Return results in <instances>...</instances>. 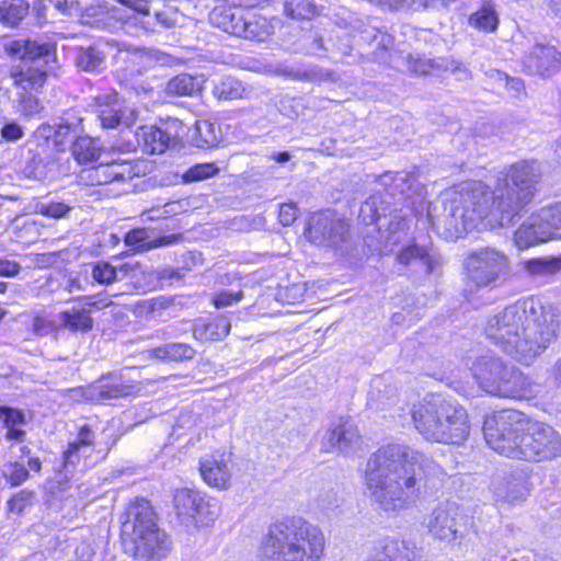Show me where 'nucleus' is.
Instances as JSON below:
<instances>
[{
	"mask_svg": "<svg viewBox=\"0 0 561 561\" xmlns=\"http://www.w3.org/2000/svg\"><path fill=\"white\" fill-rule=\"evenodd\" d=\"M540 178L539 162L522 160L502 172L493 192L481 182L468 183L448 194L443 214L431 218L432 226L447 240L462 237L483 219L491 226H508L535 196Z\"/></svg>",
	"mask_w": 561,
	"mask_h": 561,
	"instance_id": "obj_1",
	"label": "nucleus"
},
{
	"mask_svg": "<svg viewBox=\"0 0 561 561\" xmlns=\"http://www.w3.org/2000/svg\"><path fill=\"white\" fill-rule=\"evenodd\" d=\"M416 467L425 476H446L435 460L408 445L390 443L378 448L367 460L364 472L370 500L388 513L412 507L421 493Z\"/></svg>",
	"mask_w": 561,
	"mask_h": 561,
	"instance_id": "obj_2",
	"label": "nucleus"
},
{
	"mask_svg": "<svg viewBox=\"0 0 561 561\" xmlns=\"http://www.w3.org/2000/svg\"><path fill=\"white\" fill-rule=\"evenodd\" d=\"M551 307L530 298L518 300L492 316L484 328L486 337L516 362L529 365L556 336Z\"/></svg>",
	"mask_w": 561,
	"mask_h": 561,
	"instance_id": "obj_3",
	"label": "nucleus"
},
{
	"mask_svg": "<svg viewBox=\"0 0 561 561\" xmlns=\"http://www.w3.org/2000/svg\"><path fill=\"white\" fill-rule=\"evenodd\" d=\"M483 434L490 448L511 459L545 461L561 455V435L551 425L517 410L486 415Z\"/></svg>",
	"mask_w": 561,
	"mask_h": 561,
	"instance_id": "obj_4",
	"label": "nucleus"
},
{
	"mask_svg": "<svg viewBox=\"0 0 561 561\" xmlns=\"http://www.w3.org/2000/svg\"><path fill=\"white\" fill-rule=\"evenodd\" d=\"M324 549L322 530L304 519L294 518L271 526L262 553L279 561H320Z\"/></svg>",
	"mask_w": 561,
	"mask_h": 561,
	"instance_id": "obj_5",
	"label": "nucleus"
},
{
	"mask_svg": "<svg viewBox=\"0 0 561 561\" xmlns=\"http://www.w3.org/2000/svg\"><path fill=\"white\" fill-rule=\"evenodd\" d=\"M412 420L428 442L460 445L470 434L466 410L451 401L432 398L413 405Z\"/></svg>",
	"mask_w": 561,
	"mask_h": 561,
	"instance_id": "obj_6",
	"label": "nucleus"
},
{
	"mask_svg": "<svg viewBox=\"0 0 561 561\" xmlns=\"http://www.w3.org/2000/svg\"><path fill=\"white\" fill-rule=\"evenodd\" d=\"M472 376L488 394L514 400H529L540 388L519 369L493 355L480 356L471 366Z\"/></svg>",
	"mask_w": 561,
	"mask_h": 561,
	"instance_id": "obj_7",
	"label": "nucleus"
},
{
	"mask_svg": "<svg viewBox=\"0 0 561 561\" xmlns=\"http://www.w3.org/2000/svg\"><path fill=\"white\" fill-rule=\"evenodd\" d=\"M122 533L134 543V557L138 561H160L171 551L172 542L158 527L148 501L140 500L128 506Z\"/></svg>",
	"mask_w": 561,
	"mask_h": 561,
	"instance_id": "obj_8",
	"label": "nucleus"
},
{
	"mask_svg": "<svg viewBox=\"0 0 561 561\" xmlns=\"http://www.w3.org/2000/svg\"><path fill=\"white\" fill-rule=\"evenodd\" d=\"M467 516L455 502L439 503L427 516L426 528L435 539L455 542L463 538Z\"/></svg>",
	"mask_w": 561,
	"mask_h": 561,
	"instance_id": "obj_9",
	"label": "nucleus"
},
{
	"mask_svg": "<svg viewBox=\"0 0 561 561\" xmlns=\"http://www.w3.org/2000/svg\"><path fill=\"white\" fill-rule=\"evenodd\" d=\"M468 279L477 287L496 282L508 271L507 256L492 248H485L470 254L466 260Z\"/></svg>",
	"mask_w": 561,
	"mask_h": 561,
	"instance_id": "obj_10",
	"label": "nucleus"
},
{
	"mask_svg": "<svg viewBox=\"0 0 561 561\" xmlns=\"http://www.w3.org/2000/svg\"><path fill=\"white\" fill-rule=\"evenodd\" d=\"M347 224L335 213L324 211L311 216L307 237L317 244L336 245L347 232Z\"/></svg>",
	"mask_w": 561,
	"mask_h": 561,
	"instance_id": "obj_11",
	"label": "nucleus"
},
{
	"mask_svg": "<svg viewBox=\"0 0 561 561\" xmlns=\"http://www.w3.org/2000/svg\"><path fill=\"white\" fill-rule=\"evenodd\" d=\"M96 114L104 128H115L121 124L129 127L138 117L137 111L122 101L116 93L94 98Z\"/></svg>",
	"mask_w": 561,
	"mask_h": 561,
	"instance_id": "obj_12",
	"label": "nucleus"
},
{
	"mask_svg": "<svg viewBox=\"0 0 561 561\" xmlns=\"http://www.w3.org/2000/svg\"><path fill=\"white\" fill-rule=\"evenodd\" d=\"M140 387L134 381H124L119 377H103L87 389H72L73 397L80 394L87 400H108L134 396Z\"/></svg>",
	"mask_w": 561,
	"mask_h": 561,
	"instance_id": "obj_13",
	"label": "nucleus"
},
{
	"mask_svg": "<svg viewBox=\"0 0 561 561\" xmlns=\"http://www.w3.org/2000/svg\"><path fill=\"white\" fill-rule=\"evenodd\" d=\"M407 70L415 76H431L445 71L459 75V79L469 77L468 69L458 60L448 57L425 58L421 54H409L403 58Z\"/></svg>",
	"mask_w": 561,
	"mask_h": 561,
	"instance_id": "obj_14",
	"label": "nucleus"
},
{
	"mask_svg": "<svg viewBox=\"0 0 561 561\" xmlns=\"http://www.w3.org/2000/svg\"><path fill=\"white\" fill-rule=\"evenodd\" d=\"M549 218H553L550 210H539L529 216L515 232L516 247L524 250L552 239L550 226L545 222Z\"/></svg>",
	"mask_w": 561,
	"mask_h": 561,
	"instance_id": "obj_15",
	"label": "nucleus"
},
{
	"mask_svg": "<svg viewBox=\"0 0 561 561\" xmlns=\"http://www.w3.org/2000/svg\"><path fill=\"white\" fill-rule=\"evenodd\" d=\"M523 65L531 75L550 77L559 71L561 55L553 46L536 44L525 56Z\"/></svg>",
	"mask_w": 561,
	"mask_h": 561,
	"instance_id": "obj_16",
	"label": "nucleus"
},
{
	"mask_svg": "<svg viewBox=\"0 0 561 561\" xmlns=\"http://www.w3.org/2000/svg\"><path fill=\"white\" fill-rule=\"evenodd\" d=\"M360 440V435L356 425L346 419H340L333 423L322 443V450L325 453L335 449L347 453L353 447L357 446Z\"/></svg>",
	"mask_w": 561,
	"mask_h": 561,
	"instance_id": "obj_17",
	"label": "nucleus"
},
{
	"mask_svg": "<svg viewBox=\"0 0 561 561\" xmlns=\"http://www.w3.org/2000/svg\"><path fill=\"white\" fill-rule=\"evenodd\" d=\"M199 472L209 486L218 490L229 489L231 470L228 458L224 454L215 453L204 456L199 460Z\"/></svg>",
	"mask_w": 561,
	"mask_h": 561,
	"instance_id": "obj_18",
	"label": "nucleus"
},
{
	"mask_svg": "<svg viewBox=\"0 0 561 561\" xmlns=\"http://www.w3.org/2000/svg\"><path fill=\"white\" fill-rule=\"evenodd\" d=\"M81 118H62L57 125L43 124L37 129V135L47 141H51L57 151H64L73 137L82 130Z\"/></svg>",
	"mask_w": 561,
	"mask_h": 561,
	"instance_id": "obj_19",
	"label": "nucleus"
},
{
	"mask_svg": "<svg viewBox=\"0 0 561 561\" xmlns=\"http://www.w3.org/2000/svg\"><path fill=\"white\" fill-rule=\"evenodd\" d=\"M368 561H419L412 548L404 540L394 537L380 539Z\"/></svg>",
	"mask_w": 561,
	"mask_h": 561,
	"instance_id": "obj_20",
	"label": "nucleus"
},
{
	"mask_svg": "<svg viewBox=\"0 0 561 561\" xmlns=\"http://www.w3.org/2000/svg\"><path fill=\"white\" fill-rule=\"evenodd\" d=\"M111 301L98 300L91 301L81 307H72L68 310L60 312L59 319L61 325L72 332H88L93 327V320L91 318V307L102 308L108 306Z\"/></svg>",
	"mask_w": 561,
	"mask_h": 561,
	"instance_id": "obj_21",
	"label": "nucleus"
},
{
	"mask_svg": "<svg viewBox=\"0 0 561 561\" xmlns=\"http://www.w3.org/2000/svg\"><path fill=\"white\" fill-rule=\"evenodd\" d=\"M10 78L20 93L37 92L46 82L47 73L39 67L18 65L10 69Z\"/></svg>",
	"mask_w": 561,
	"mask_h": 561,
	"instance_id": "obj_22",
	"label": "nucleus"
},
{
	"mask_svg": "<svg viewBox=\"0 0 561 561\" xmlns=\"http://www.w3.org/2000/svg\"><path fill=\"white\" fill-rule=\"evenodd\" d=\"M245 9L240 5L216 7L209 14L210 23L224 32L238 36L244 25Z\"/></svg>",
	"mask_w": 561,
	"mask_h": 561,
	"instance_id": "obj_23",
	"label": "nucleus"
},
{
	"mask_svg": "<svg viewBox=\"0 0 561 561\" xmlns=\"http://www.w3.org/2000/svg\"><path fill=\"white\" fill-rule=\"evenodd\" d=\"M136 138L141 150L148 154L163 153L174 141L175 136L157 126H142L136 131Z\"/></svg>",
	"mask_w": 561,
	"mask_h": 561,
	"instance_id": "obj_24",
	"label": "nucleus"
},
{
	"mask_svg": "<svg viewBox=\"0 0 561 561\" xmlns=\"http://www.w3.org/2000/svg\"><path fill=\"white\" fill-rule=\"evenodd\" d=\"M53 46L46 43H37L30 39H16L5 46V51L11 56H16L22 60H36L48 56Z\"/></svg>",
	"mask_w": 561,
	"mask_h": 561,
	"instance_id": "obj_25",
	"label": "nucleus"
},
{
	"mask_svg": "<svg viewBox=\"0 0 561 561\" xmlns=\"http://www.w3.org/2000/svg\"><path fill=\"white\" fill-rule=\"evenodd\" d=\"M198 501H201V493L191 489H180L174 494L173 502L176 515L186 527H191Z\"/></svg>",
	"mask_w": 561,
	"mask_h": 561,
	"instance_id": "obj_26",
	"label": "nucleus"
},
{
	"mask_svg": "<svg viewBox=\"0 0 561 561\" xmlns=\"http://www.w3.org/2000/svg\"><path fill=\"white\" fill-rule=\"evenodd\" d=\"M71 152L79 164L85 165L95 163L105 156L99 141L88 136H78L72 144Z\"/></svg>",
	"mask_w": 561,
	"mask_h": 561,
	"instance_id": "obj_27",
	"label": "nucleus"
},
{
	"mask_svg": "<svg viewBox=\"0 0 561 561\" xmlns=\"http://www.w3.org/2000/svg\"><path fill=\"white\" fill-rule=\"evenodd\" d=\"M147 352L150 357L162 362L190 360L195 355V350L186 343H170Z\"/></svg>",
	"mask_w": 561,
	"mask_h": 561,
	"instance_id": "obj_28",
	"label": "nucleus"
},
{
	"mask_svg": "<svg viewBox=\"0 0 561 561\" xmlns=\"http://www.w3.org/2000/svg\"><path fill=\"white\" fill-rule=\"evenodd\" d=\"M176 240L178 237L173 234L150 240L147 230L142 228L134 229L129 231L125 237L126 245L139 251H147L154 248L170 245L176 242Z\"/></svg>",
	"mask_w": 561,
	"mask_h": 561,
	"instance_id": "obj_29",
	"label": "nucleus"
},
{
	"mask_svg": "<svg viewBox=\"0 0 561 561\" xmlns=\"http://www.w3.org/2000/svg\"><path fill=\"white\" fill-rule=\"evenodd\" d=\"M242 32L238 35L251 41L263 42L272 34V25L266 18L255 15L245 10L244 25Z\"/></svg>",
	"mask_w": 561,
	"mask_h": 561,
	"instance_id": "obj_30",
	"label": "nucleus"
},
{
	"mask_svg": "<svg viewBox=\"0 0 561 561\" xmlns=\"http://www.w3.org/2000/svg\"><path fill=\"white\" fill-rule=\"evenodd\" d=\"M397 262L404 266L420 264L427 273H431L434 270V260L427 249L414 243L402 248L398 252Z\"/></svg>",
	"mask_w": 561,
	"mask_h": 561,
	"instance_id": "obj_31",
	"label": "nucleus"
},
{
	"mask_svg": "<svg viewBox=\"0 0 561 561\" xmlns=\"http://www.w3.org/2000/svg\"><path fill=\"white\" fill-rule=\"evenodd\" d=\"M220 514V505L216 499H209L201 493V501L191 522V526L207 527L215 523Z\"/></svg>",
	"mask_w": 561,
	"mask_h": 561,
	"instance_id": "obj_32",
	"label": "nucleus"
},
{
	"mask_svg": "<svg viewBox=\"0 0 561 561\" xmlns=\"http://www.w3.org/2000/svg\"><path fill=\"white\" fill-rule=\"evenodd\" d=\"M94 444V434L88 426L80 428L78 436L75 440L68 444L64 453L65 466L76 465L80 456L85 453Z\"/></svg>",
	"mask_w": 561,
	"mask_h": 561,
	"instance_id": "obj_33",
	"label": "nucleus"
},
{
	"mask_svg": "<svg viewBox=\"0 0 561 561\" xmlns=\"http://www.w3.org/2000/svg\"><path fill=\"white\" fill-rule=\"evenodd\" d=\"M230 323L225 318H218L208 323L194 325L193 335L198 341H218L229 334Z\"/></svg>",
	"mask_w": 561,
	"mask_h": 561,
	"instance_id": "obj_34",
	"label": "nucleus"
},
{
	"mask_svg": "<svg viewBox=\"0 0 561 561\" xmlns=\"http://www.w3.org/2000/svg\"><path fill=\"white\" fill-rule=\"evenodd\" d=\"M0 419L7 428V438L14 440H22L25 432L23 426L25 425V415L22 411L13 408H0Z\"/></svg>",
	"mask_w": 561,
	"mask_h": 561,
	"instance_id": "obj_35",
	"label": "nucleus"
},
{
	"mask_svg": "<svg viewBox=\"0 0 561 561\" xmlns=\"http://www.w3.org/2000/svg\"><path fill=\"white\" fill-rule=\"evenodd\" d=\"M202 90V81L187 73L171 79L165 88L169 95L193 96Z\"/></svg>",
	"mask_w": 561,
	"mask_h": 561,
	"instance_id": "obj_36",
	"label": "nucleus"
},
{
	"mask_svg": "<svg viewBox=\"0 0 561 561\" xmlns=\"http://www.w3.org/2000/svg\"><path fill=\"white\" fill-rule=\"evenodd\" d=\"M26 0H4L0 3V21L7 25H18L28 13Z\"/></svg>",
	"mask_w": 561,
	"mask_h": 561,
	"instance_id": "obj_37",
	"label": "nucleus"
},
{
	"mask_svg": "<svg viewBox=\"0 0 561 561\" xmlns=\"http://www.w3.org/2000/svg\"><path fill=\"white\" fill-rule=\"evenodd\" d=\"M471 26L483 31L494 32L499 25V16L492 3H483L482 7L469 18Z\"/></svg>",
	"mask_w": 561,
	"mask_h": 561,
	"instance_id": "obj_38",
	"label": "nucleus"
},
{
	"mask_svg": "<svg viewBox=\"0 0 561 561\" xmlns=\"http://www.w3.org/2000/svg\"><path fill=\"white\" fill-rule=\"evenodd\" d=\"M76 64L83 71L95 72L104 67L105 55L94 46L81 47L77 51Z\"/></svg>",
	"mask_w": 561,
	"mask_h": 561,
	"instance_id": "obj_39",
	"label": "nucleus"
},
{
	"mask_svg": "<svg viewBox=\"0 0 561 561\" xmlns=\"http://www.w3.org/2000/svg\"><path fill=\"white\" fill-rule=\"evenodd\" d=\"M277 73L291 78L294 80H306L311 82L324 81L331 77V73L319 67H308L304 69H293L287 66L278 68Z\"/></svg>",
	"mask_w": 561,
	"mask_h": 561,
	"instance_id": "obj_40",
	"label": "nucleus"
},
{
	"mask_svg": "<svg viewBox=\"0 0 561 561\" xmlns=\"http://www.w3.org/2000/svg\"><path fill=\"white\" fill-rule=\"evenodd\" d=\"M244 94L245 89L242 83L232 77L222 78L214 88V95L219 100H239Z\"/></svg>",
	"mask_w": 561,
	"mask_h": 561,
	"instance_id": "obj_41",
	"label": "nucleus"
},
{
	"mask_svg": "<svg viewBox=\"0 0 561 561\" xmlns=\"http://www.w3.org/2000/svg\"><path fill=\"white\" fill-rule=\"evenodd\" d=\"M194 142L196 147H215L219 142V129L208 121H198L195 124Z\"/></svg>",
	"mask_w": 561,
	"mask_h": 561,
	"instance_id": "obj_42",
	"label": "nucleus"
},
{
	"mask_svg": "<svg viewBox=\"0 0 561 561\" xmlns=\"http://www.w3.org/2000/svg\"><path fill=\"white\" fill-rule=\"evenodd\" d=\"M524 268L529 275H551L561 270V255L548 259H534L524 262Z\"/></svg>",
	"mask_w": 561,
	"mask_h": 561,
	"instance_id": "obj_43",
	"label": "nucleus"
},
{
	"mask_svg": "<svg viewBox=\"0 0 561 561\" xmlns=\"http://www.w3.org/2000/svg\"><path fill=\"white\" fill-rule=\"evenodd\" d=\"M414 179L408 172L385 173L380 176V182L385 186H389L391 194L397 192L403 194L412 188Z\"/></svg>",
	"mask_w": 561,
	"mask_h": 561,
	"instance_id": "obj_44",
	"label": "nucleus"
},
{
	"mask_svg": "<svg viewBox=\"0 0 561 561\" xmlns=\"http://www.w3.org/2000/svg\"><path fill=\"white\" fill-rule=\"evenodd\" d=\"M284 10L287 16L295 20H308L316 14V7L309 0H286Z\"/></svg>",
	"mask_w": 561,
	"mask_h": 561,
	"instance_id": "obj_45",
	"label": "nucleus"
},
{
	"mask_svg": "<svg viewBox=\"0 0 561 561\" xmlns=\"http://www.w3.org/2000/svg\"><path fill=\"white\" fill-rule=\"evenodd\" d=\"M118 54L119 56L125 54L126 58L141 67H147L151 61L157 60L154 51L127 44H121L118 46Z\"/></svg>",
	"mask_w": 561,
	"mask_h": 561,
	"instance_id": "obj_46",
	"label": "nucleus"
},
{
	"mask_svg": "<svg viewBox=\"0 0 561 561\" xmlns=\"http://www.w3.org/2000/svg\"><path fill=\"white\" fill-rule=\"evenodd\" d=\"M219 173V168L213 163H198L187 169L182 174L183 183L204 181Z\"/></svg>",
	"mask_w": 561,
	"mask_h": 561,
	"instance_id": "obj_47",
	"label": "nucleus"
},
{
	"mask_svg": "<svg viewBox=\"0 0 561 561\" xmlns=\"http://www.w3.org/2000/svg\"><path fill=\"white\" fill-rule=\"evenodd\" d=\"M85 178L91 185H105L113 181V173L111 171L110 161L101 159L96 167H92L85 171Z\"/></svg>",
	"mask_w": 561,
	"mask_h": 561,
	"instance_id": "obj_48",
	"label": "nucleus"
},
{
	"mask_svg": "<svg viewBox=\"0 0 561 561\" xmlns=\"http://www.w3.org/2000/svg\"><path fill=\"white\" fill-rule=\"evenodd\" d=\"M72 207L64 202L48 201L38 202L34 206V211L54 219L65 218Z\"/></svg>",
	"mask_w": 561,
	"mask_h": 561,
	"instance_id": "obj_49",
	"label": "nucleus"
},
{
	"mask_svg": "<svg viewBox=\"0 0 561 561\" xmlns=\"http://www.w3.org/2000/svg\"><path fill=\"white\" fill-rule=\"evenodd\" d=\"M118 271L107 262L100 261L93 265L92 277L102 285H110L117 279Z\"/></svg>",
	"mask_w": 561,
	"mask_h": 561,
	"instance_id": "obj_50",
	"label": "nucleus"
},
{
	"mask_svg": "<svg viewBox=\"0 0 561 561\" xmlns=\"http://www.w3.org/2000/svg\"><path fill=\"white\" fill-rule=\"evenodd\" d=\"M34 493L27 490H22L16 493L8 502L9 510L16 514H21L27 506L31 505Z\"/></svg>",
	"mask_w": 561,
	"mask_h": 561,
	"instance_id": "obj_51",
	"label": "nucleus"
},
{
	"mask_svg": "<svg viewBox=\"0 0 561 561\" xmlns=\"http://www.w3.org/2000/svg\"><path fill=\"white\" fill-rule=\"evenodd\" d=\"M541 210H550V213H552L553 218L545 219V222L550 226L552 238L561 239V202L552 206L545 207Z\"/></svg>",
	"mask_w": 561,
	"mask_h": 561,
	"instance_id": "obj_52",
	"label": "nucleus"
},
{
	"mask_svg": "<svg viewBox=\"0 0 561 561\" xmlns=\"http://www.w3.org/2000/svg\"><path fill=\"white\" fill-rule=\"evenodd\" d=\"M111 171L113 174V181H126L133 179L135 172L127 161H110Z\"/></svg>",
	"mask_w": 561,
	"mask_h": 561,
	"instance_id": "obj_53",
	"label": "nucleus"
},
{
	"mask_svg": "<svg viewBox=\"0 0 561 561\" xmlns=\"http://www.w3.org/2000/svg\"><path fill=\"white\" fill-rule=\"evenodd\" d=\"M156 18L158 22L167 28L176 26L182 20V15L172 8L157 12Z\"/></svg>",
	"mask_w": 561,
	"mask_h": 561,
	"instance_id": "obj_54",
	"label": "nucleus"
},
{
	"mask_svg": "<svg viewBox=\"0 0 561 561\" xmlns=\"http://www.w3.org/2000/svg\"><path fill=\"white\" fill-rule=\"evenodd\" d=\"M19 104L22 113L26 116H31L38 112L39 103L37 99L33 96V92L20 93Z\"/></svg>",
	"mask_w": 561,
	"mask_h": 561,
	"instance_id": "obj_55",
	"label": "nucleus"
},
{
	"mask_svg": "<svg viewBox=\"0 0 561 561\" xmlns=\"http://www.w3.org/2000/svg\"><path fill=\"white\" fill-rule=\"evenodd\" d=\"M298 216V208L294 203L283 204L279 208L278 218L283 226H290Z\"/></svg>",
	"mask_w": 561,
	"mask_h": 561,
	"instance_id": "obj_56",
	"label": "nucleus"
},
{
	"mask_svg": "<svg viewBox=\"0 0 561 561\" xmlns=\"http://www.w3.org/2000/svg\"><path fill=\"white\" fill-rule=\"evenodd\" d=\"M13 485H19L28 477V471L20 463H11L5 471Z\"/></svg>",
	"mask_w": 561,
	"mask_h": 561,
	"instance_id": "obj_57",
	"label": "nucleus"
},
{
	"mask_svg": "<svg viewBox=\"0 0 561 561\" xmlns=\"http://www.w3.org/2000/svg\"><path fill=\"white\" fill-rule=\"evenodd\" d=\"M48 2L64 15L77 14L80 11L79 2L76 0H48Z\"/></svg>",
	"mask_w": 561,
	"mask_h": 561,
	"instance_id": "obj_58",
	"label": "nucleus"
},
{
	"mask_svg": "<svg viewBox=\"0 0 561 561\" xmlns=\"http://www.w3.org/2000/svg\"><path fill=\"white\" fill-rule=\"evenodd\" d=\"M23 136V128L18 123L11 122L1 128V137L7 141H16Z\"/></svg>",
	"mask_w": 561,
	"mask_h": 561,
	"instance_id": "obj_59",
	"label": "nucleus"
},
{
	"mask_svg": "<svg viewBox=\"0 0 561 561\" xmlns=\"http://www.w3.org/2000/svg\"><path fill=\"white\" fill-rule=\"evenodd\" d=\"M242 298V291L230 293V291H221L214 298V304L216 308H225L233 302L240 301Z\"/></svg>",
	"mask_w": 561,
	"mask_h": 561,
	"instance_id": "obj_60",
	"label": "nucleus"
},
{
	"mask_svg": "<svg viewBox=\"0 0 561 561\" xmlns=\"http://www.w3.org/2000/svg\"><path fill=\"white\" fill-rule=\"evenodd\" d=\"M21 271V265L15 261L0 259V276L13 277Z\"/></svg>",
	"mask_w": 561,
	"mask_h": 561,
	"instance_id": "obj_61",
	"label": "nucleus"
},
{
	"mask_svg": "<svg viewBox=\"0 0 561 561\" xmlns=\"http://www.w3.org/2000/svg\"><path fill=\"white\" fill-rule=\"evenodd\" d=\"M118 2L141 14H148L149 12L147 0H118Z\"/></svg>",
	"mask_w": 561,
	"mask_h": 561,
	"instance_id": "obj_62",
	"label": "nucleus"
},
{
	"mask_svg": "<svg viewBox=\"0 0 561 561\" xmlns=\"http://www.w3.org/2000/svg\"><path fill=\"white\" fill-rule=\"evenodd\" d=\"M50 329H51L50 323L44 317L36 316L33 319V330L35 333L41 334V335L46 334V333H48V331Z\"/></svg>",
	"mask_w": 561,
	"mask_h": 561,
	"instance_id": "obj_63",
	"label": "nucleus"
},
{
	"mask_svg": "<svg viewBox=\"0 0 561 561\" xmlns=\"http://www.w3.org/2000/svg\"><path fill=\"white\" fill-rule=\"evenodd\" d=\"M375 201L374 199H370V201H366L362 207H360V215L364 216V220H366L365 218V214L368 211L369 213V222H375L379 216L377 214V210H375Z\"/></svg>",
	"mask_w": 561,
	"mask_h": 561,
	"instance_id": "obj_64",
	"label": "nucleus"
}]
</instances>
